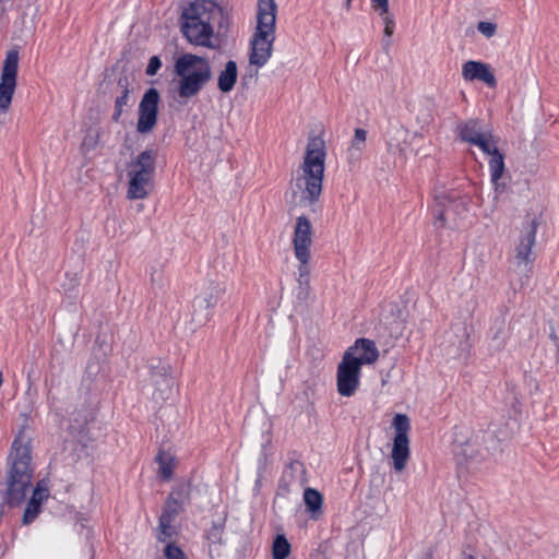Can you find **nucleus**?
I'll use <instances>...</instances> for the list:
<instances>
[{"instance_id":"nucleus-1","label":"nucleus","mask_w":559,"mask_h":559,"mask_svg":"<svg viewBox=\"0 0 559 559\" xmlns=\"http://www.w3.org/2000/svg\"><path fill=\"white\" fill-rule=\"evenodd\" d=\"M230 24L228 12L214 0H193L181 9L179 27L186 40L198 47L218 49Z\"/></svg>"},{"instance_id":"nucleus-2","label":"nucleus","mask_w":559,"mask_h":559,"mask_svg":"<svg viewBox=\"0 0 559 559\" xmlns=\"http://www.w3.org/2000/svg\"><path fill=\"white\" fill-rule=\"evenodd\" d=\"M326 148L320 136H312L304 153V160L295 171V197L299 193L300 206L311 205L322 191V181L325 169Z\"/></svg>"},{"instance_id":"nucleus-3","label":"nucleus","mask_w":559,"mask_h":559,"mask_svg":"<svg viewBox=\"0 0 559 559\" xmlns=\"http://www.w3.org/2000/svg\"><path fill=\"white\" fill-rule=\"evenodd\" d=\"M276 3L274 0H259L257 27L251 39L249 61L257 68L263 67L272 57L275 40Z\"/></svg>"},{"instance_id":"nucleus-4","label":"nucleus","mask_w":559,"mask_h":559,"mask_svg":"<svg viewBox=\"0 0 559 559\" xmlns=\"http://www.w3.org/2000/svg\"><path fill=\"white\" fill-rule=\"evenodd\" d=\"M175 73L178 78L177 94L182 99L195 97L213 75L209 60L190 52L176 59Z\"/></svg>"},{"instance_id":"nucleus-5","label":"nucleus","mask_w":559,"mask_h":559,"mask_svg":"<svg viewBox=\"0 0 559 559\" xmlns=\"http://www.w3.org/2000/svg\"><path fill=\"white\" fill-rule=\"evenodd\" d=\"M156 157L157 152L155 150H146L128 164V197L130 199H143L148 193L155 171Z\"/></svg>"},{"instance_id":"nucleus-6","label":"nucleus","mask_w":559,"mask_h":559,"mask_svg":"<svg viewBox=\"0 0 559 559\" xmlns=\"http://www.w3.org/2000/svg\"><path fill=\"white\" fill-rule=\"evenodd\" d=\"M227 293L225 281H211L207 287L193 299L192 321L199 325L205 324L212 317L211 309L221 304L225 305Z\"/></svg>"},{"instance_id":"nucleus-7","label":"nucleus","mask_w":559,"mask_h":559,"mask_svg":"<svg viewBox=\"0 0 559 559\" xmlns=\"http://www.w3.org/2000/svg\"><path fill=\"white\" fill-rule=\"evenodd\" d=\"M499 138H497L492 130L489 129L485 134L477 139L473 144L477 146L488 159V167L490 171V180L496 190L504 188L506 182L503 181L506 174L504 155L498 148Z\"/></svg>"},{"instance_id":"nucleus-8","label":"nucleus","mask_w":559,"mask_h":559,"mask_svg":"<svg viewBox=\"0 0 559 559\" xmlns=\"http://www.w3.org/2000/svg\"><path fill=\"white\" fill-rule=\"evenodd\" d=\"M147 368L152 384L155 386L153 399L157 403L169 400L173 395V389L175 385L170 365L160 358H151L147 361Z\"/></svg>"},{"instance_id":"nucleus-9","label":"nucleus","mask_w":559,"mask_h":559,"mask_svg":"<svg viewBox=\"0 0 559 559\" xmlns=\"http://www.w3.org/2000/svg\"><path fill=\"white\" fill-rule=\"evenodd\" d=\"M395 436L391 456L394 469L401 472L405 468L409 459V440L407 432L411 428L409 418L405 414H396L393 418Z\"/></svg>"},{"instance_id":"nucleus-10","label":"nucleus","mask_w":559,"mask_h":559,"mask_svg":"<svg viewBox=\"0 0 559 559\" xmlns=\"http://www.w3.org/2000/svg\"><path fill=\"white\" fill-rule=\"evenodd\" d=\"M19 68V52L10 50L3 61L0 80V112H7L10 108L16 87Z\"/></svg>"},{"instance_id":"nucleus-11","label":"nucleus","mask_w":559,"mask_h":559,"mask_svg":"<svg viewBox=\"0 0 559 559\" xmlns=\"http://www.w3.org/2000/svg\"><path fill=\"white\" fill-rule=\"evenodd\" d=\"M361 367L352 358L350 353H344L337 366V392L342 396H353L360 383Z\"/></svg>"},{"instance_id":"nucleus-12","label":"nucleus","mask_w":559,"mask_h":559,"mask_svg":"<svg viewBox=\"0 0 559 559\" xmlns=\"http://www.w3.org/2000/svg\"><path fill=\"white\" fill-rule=\"evenodd\" d=\"M159 93L156 88H148L140 104H139V118L136 123V131L146 134L153 131L157 123Z\"/></svg>"},{"instance_id":"nucleus-13","label":"nucleus","mask_w":559,"mask_h":559,"mask_svg":"<svg viewBox=\"0 0 559 559\" xmlns=\"http://www.w3.org/2000/svg\"><path fill=\"white\" fill-rule=\"evenodd\" d=\"M133 90V80L127 74H120L117 78V81L111 88V93L115 95V108L111 116L112 121L119 122L124 111V107H130L134 103L131 95Z\"/></svg>"},{"instance_id":"nucleus-14","label":"nucleus","mask_w":559,"mask_h":559,"mask_svg":"<svg viewBox=\"0 0 559 559\" xmlns=\"http://www.w3.org/2000/svg\"><path fill=\"white\" fill-rule=\"evenodd\" d=\"M453 453L459 464L472 462L479 463L486 460L484 449L480 445L479 433H476L473 437L462 441L455 438L453 444Z\"/></svg>"},{"instance_id":"nucleus-15","label":"nucleus","mask_w":559,"mask_h":559,"mask_svg":"<svg viewBox=\"0 0 559 559\" xmlns=\"http://www.w3.org/2000/svg\"><path fill=\"white\" fill-rule=\"evenodd\" d=\"M538 225V217H531L530 215H527L526 226L524 227V234L515 248V259L519 265L523 263L526 266L527 264L532 263L535 259V255L532 252V247L535 243V236Z\"/></svg>"},{"instance_id":"nucleus-16","label":"nucleus","mask_w":559,"mask_h":559,"mask_svg":"<svg viewBox=\"0 0 559 559\" xmlns=\"http://www.w3.org/2000/svg\"><path fill=\"white\" fill-rule=\"evenodd\" d=\"M444 342L441 344L445 354L452 358L466 357L469 350L468 333L462 325L452 328L445 332Z\"/></svg>"},{"instance_id":"nucleus-17","label":"nucleus","mask_w":559,"mask_h":559,"mask_svg":"<svg viewBox=\"0 0 559 559\" xmlns=\"http://www.w3.org/2000/svg\"><path fill=\"white\" fill-rule=\"evenodd\" d=\"M461 74L466 82L479 81L491 88L497 86L493 69L486 62L467 60L462 64Z\"/></svg>"},{"instance_id":"nucleus-18","label":"nucleus","mask_w":559,"mask_h":559,"mask_svg":"<svg viewBox=\"0 0 559 559\" xmlns=\"http://www.w3.org/2000/svg\"><path fill=\"white\" fill-rule=\"evenodd\" d=\"M185 506L166 498L162 509V514L158 519L159 534L157 538L159 542H165L167 538H170L176 534V528L173 523L178 515L185 512Z\"/></svg>"},{"instance_id":"nucleus-19","label":"nucleus","mask_w":559,"mask_h":559,"mask_svg":"<svg viewBox=\"0 0 559 559\" xmlns=\"http://www.w3.org/2000/svg\"><path fill=\"white\" fill-rule=\"evenodd\" d=\"M312 243V225L307 216L301 215L297 218L294 228V252L296 259H306L307 252H310Z\"/></svg>"},{"instance_id":"nucleus-20","label":"nucleus","mask_w":559,"mask_h":559,"mask_svg":"<svg viewBox=\"0 0 559 559\" xmlns=\"http://www.w3.org/2000/svg\"><path fill=\"white\" fill-rule=\"evenodd\" d=\"M345 353H350L352 358L359 367L373 364L379 357L376 343L365 337L356 340L354 345L349 346Z\"/></svg>"},{"instance_id":"nucleus-21","label":"nucleus","mask_w":559,"mask_h":559,"mask_svg":"<svg viewBox=\"0 0 559 559\" xmlns=\"http://www.w3.org/2000/svg\"><path fill=\"white\" fill-rule=\"evenodd\" d=\"M295 481H298L300 485L307 483L306 467L299 460H290V462L286 465L280 479L278 489L287 492L289 485Z\"/></svg>"},{"instance_id":"nucleus-22","label":"nucleus","mask_w":559,"mask_h":559,"mask_svg":"<svg viewBox=\"0 0 559 559\" xmlns=\"http://www.w3.org/2000/svg\"><path fill=\"white\" fill-rule=\"evenodd\" d=\"M408 130L401 123H393L385 132V142L389 153L404 152L407 143Z\"/></svg>"},{"instance_id":"nucleus-23","label":"nucleus","mask_w":559,"mask_h":559,"mask_svg":"<svg viewBox=\"0 0 559 559\" xmlns=\"http://www.w3.org/2000/svg\"><path fill=\"white\" fill-rule=\"evenodd\" d=\"M478 433L480 437V445L484 449L486 459L502 452L503 439L498 437L496 429L489 427V429Z\"/></svg>"},{"instance_id":"nucleus-24","label":"nucleus","mask_w":559,"mask_h":559,"mask_svg":"<svg viewBox=\"0 0 559 559\" xmlns=\"http://www.w3.org/2000/svg\"><path fill=\"white\" fill-rule=\"evenodd\" d=\"M459 135L462 141L474 144L489 128H484L478 120L471 119L466 122L459 124Z\"/></svg>"},{"instance_id":"nucleus-25","label":"nucleus","mask_w":559,"mask_h":559,"mask_svg":"<svg viewBox=\"0 0 559 559\" xmlns=\"http://www.w3.org/2000/svg\"><path fill=\"white\" fill-rule=\"evenodd\" d=\"M238 78L237 63L233 60L226 62L224 70L218 73L217 87L223 93H229Z\"/></svg>"},{"instance_id":"nucleus-26","label":"nucleus","mask_w":559,"mask_h":559,"mask_svg":"<svg viewBox=\"0 0 559 559\" xmlns=\"http://www.w3.org/2000/svg\"><path fill=\"white\" fill-rule=\"evenodd\" d=\"M304 502L312 519H317V515L322 513L323 497L317 489L306 488L304 491Z\"/></svg>"},{"instance_id":"nucleus-27","label":"nucleus","mask_w":559,"mask_h":559,"mask_svg":"<svg viewBox=\"0 0 559 559\" xmlns=\"http://www.w3.org/2000/svg\"><path fill=\"white\" fill-rule=\"evenodd\" d=\"M371 7L383 20L385 36H392L394 29V19L389 11V0H371Z\"/></svg>"},{"instance_id":"nucleus-28","label":"nucleus","mask_w":559,"mask_h":559,"mask_svg":"<svg viewBox=\"0 0 559 559\" xmlns=\"http://www.w3.org/2000/svg\"><path fill=\"white\" fill-rule=\"evenodd\" d=\"M167 499L176 501L185 507L189 504L191 500V483L186 480L177 483L171 488Z\"/></svg>"},{"instance_id":"nucleus-29","label":"nucleus","mask_w":559,"mask_h":559,"mask_svg":"<svg viewBox=\"0 0 559 559\" xmlns=\"http://www.w3.org/2000/svg\"><path fill=\"white\" fill-rule=\"evenodd\" d=\"M491 342L490 346L500 350L504 347L507 338V329L503 320L497 321L490 329Z\"/></svg>"},{"instance_id":"nucleus-30","label":"nucleus","mask_w":559,"mask_h":559,"mask_svg":"<svg viewBox=\"0 0 559 559\" xmlns=\"http://www.w3.org/2000/svg\"><path fill=\"white\" fill-rule=\"evenodd\" d=\"M292 547L284 534H277L272 544L273 559H286L290 554Z\"/></svg>"},{"instance_id":"nucleus-31","label":"nucleus","mask_w":559,"mask_h":559,"mask_svg":"<svg viewBox=\"0 0 559 559\" xmlns=\"http://www.w3.org/2000/svg\"><path fill=\"white\" fill-rule=\"evenodd\" d=\"M366 140H367V131L357 128L354 132V138L352 140L350 146L348 148V153L350 157L359 158L361 152L364 151L366 146Z\"/></svg>"},{"instance_id":"nucleus-32","label":"nucleus","mask_w":559,"mask_h":559,"mask_svg":"<svg viewBox=\"0 0 559 559\" xmlns=\"http://www.w3.org/2000/svg\"><path fill=\"white\" fill-rule=\"evenodd\" d=\"M156 462L159 466V475L162 479L169 480L174 473L173 457L165 452H159L156 456Z\"/></svg>"},{"instance_id":"nucleus-33","label":"nucleus","mask_w":559,"mask_h":559,"mask_svg":"<svg viewBox=\"0 0 559 559\" xmlns=\"http://www.w3.org/2000/svg\"><path fill=\"white\" fill-rule=\"evenodd\" d=\"M41 511V503L38 502V499L31 498L26 504L24 510L22 522L25 525H28L35 521V519L39 515Z\"/></svg>"},{"instance_id":"nucleus-34","label":"nucleus","mask_w":559,"mask_h":559,"mask_svg":"<svg viewBox=\"0 0 559 559\" xmlns=\"http://www.w3.org/2000/svg\"><path fill=\"white\" fill-rule=\"evenodd\" d=\"M80 280L79 272H66V282L62 284V288L69 297H76L74 293L78 292Z\"/></svg>"},{"instance_id":"nucleus-35","label":"nucleus","mask_w":559,"mask_h":559,"mask_svg":"<svg viewBox=\"0 0 559 559\" xmlns=\"http://www.w3.org/2000/svg\"><path fill=\"white\" fill-rule=\"evenodd\" d=\"M436 205L440 207L456 209L462 205V202L457 199L450 197L447 192H440L435 197Z\"/></svg>"},{"instance_id":"nucleus-36","label":"nucleus","mask_w":559,"mask_h":559,"mask_svg":"<svg viewBox=\"0 0 559 559\" xmlns=\"http://www.w3.org/2000/svg\"><path fill=\"white\" fill-rule=\"evenodd\" d=\"M48 497H49L48 480L40 479L39 481H37L31 498H36V499H38V502L43 503V501H45Z\"/></svg>"},{"instance_id":"nucleus-37","label":"nucleus","mask_w":559,"mask_h":559,"mask_svg":"<svg viewBox=\"0 0 559 559\" xmlns=\"http://www.w3.org/2000/svg\"><path fill=\"white\" fill-rule=\"evenodd\" d=\"M151 284L154 289L163 290L167 287L168 281L165 278L162 270L154 269L151 272Z\"/></svg>"},{"instance_id":"nucleus-38","label":"nucleus","mask_w":559,"mask_h":559,"mask_svg":"<svg viewBox=\"0 0 559 559\" xmlns=\"http://www.w3.org/2000/svg\"><path fill=\"white\" fill-rule=\"evenodd\" d=\"M497 24L488 21H480L477 23V31L486 38H492L497 34Z\"/></svg>"},{"instance_id":"nucleus-39","label":"nucleus","mask_w":559,"mask_h":559,"mask_svg":"<svg viewBox=\"0 0 559 559\" xmlns=\"http://www.w3.org/2000/svg\"><path fill=\"white\" fill-rule=\"evenodd\" d=\"M224 526L219 523H213L206 534V538L211 544H221Z\"/></svg>"},{"instance_id":"nucleus-40","label":"nucleus","mask_w":559,"mask_h":559,"mask_svg":"<svg viewBox=\"0 0 559 559\" xmlns=\"http://www.w3.org/2000/svg\"><path fill=\"white\" fill-rule=\"evenodd\" d=\"M165 559H188L183 550L175 544H168L164 549Z\"/></svg>"},{"instance_id":"nucleus-41","label":"nucleus","mask_w":559,"mask_h":559,"mask_svg":"<svg viewBox=\"0 0 559 559\" xmlns=\"http://www.w3.org/2000/svg\"><path fill=\"white\" fill-rule=\"evenodd\" d=\"M297 260L300 262L299 267H298V275L300 277H305V284L308 285L309 284V273H310L308 263L310 260V252H307L306 259L301 258V259H297Z\"/></svg>"},{"instance_id":"nucleus-42","label":"nucleus","mask_w":559,"mask_h":559,"mask_svg":"<svg viewBox=\"0 0 559 559\" xmlns=\"http://www.w3.org/2000/svg\"><path fill=\"white\" fill-rule=\"evenodd\" d=\"M160 67H162L160 59L157 56H153L148 61V64L146 68V74L155 75L157 73V71L160 69Z\"/></svg>"},{"instance_id":"nucleus-43","label":"nucleus","mask_w":559,"mask_h":559,"mask_svg":"<svg viewBox=\"0 0 559 559\" xmlns=\"http://www.w3.org/2000/svg\"><path fill=\"white\" fill-rule=\"evenodd\" d=\"M14 0H0V20L4 16L8 8L13 3Z\"/></svg>"},{"instance_id":"nucleus-44","label":"nucleus","mask_w":559,"mask_h":559,"mask_svg":"<svg viewBox=\"0 0 559 559\" xmlns=\"http://www.w3.org/2000/svg\"><path fill=\"white\" fill-rule=\"evenodd\" d=\"M445 222L444 212H439L438 215L435 217L433 225L439 228L443 227Z\"/></svg>"},{"instance_id":"nucleus-45","label":"nucleus","mask_w":559,"mask_h":559,"mask_svg":"<svg viewBox=\"0 0 559 559\" xmlns=\"http://www.w3.org/2000/svg\"><path fill=\"white\" fill-rule=\"evenodd\" d=\"M85 425H86V420L84 419L82 423H80V424H79V426H78V427H75V426L71 425V426L69 427V429H70V430H75V431H76V430H78V431H81V430H83V429H84Z\"/></svg>"},{"instance_id":"nucleus-46","label":"nucleus","mask_w":559,"mask_h":559,"mask_svg":"<svg viewBox=\"0 0 559 559\" xmlns=\"http://www.w3.org/2000/svg\"><path fill=\"white\" fill-rule=\"evenodd\" d=\"M420 559H433L432 550H428Z\"/></svg>"},{"instance_id":"nucleus-47","label":"nucleus","mask_w":559,"mask_h":559,"mask_svg":"<svg viewBox=\"0 0 559 559\" xmlns=\"http://www.w3.org/2000/svg\"><path fill=\"white\" fill-rule=\"evenodd\" d=\"M352 1H353V0H345V9H346V11H349V10H350Z\"/></svg>"},{"instance_id":"nucleus-48","label":"nucleus","mask_w":559,"mask_h":559,"mask_svg":"<svg viewBox=\"0 0 559 559\" xmlns=\"http://www.w3.org/2000/svg\"><path fill=\"white\" fill-rule=\"evenodd\" d=\"M298 283H299V285H300V286H301V285H306V284H305V277H300V276H298Z\"/></svg>"},{"instance_id":"nucleus-49","label":"nucleus","mask_w":559,"mask_h":559,"mask_svg":"<svg viewBox=\"0 0 559 559\" xmlns=\"http://www.w3.org/2000/svg\"><path fill=\"white\" fill-rule=\"evenodd\" d=\"M3 383V378H2V373L0 372V386L2 385Z\"/></svg>"}]
</instances>
